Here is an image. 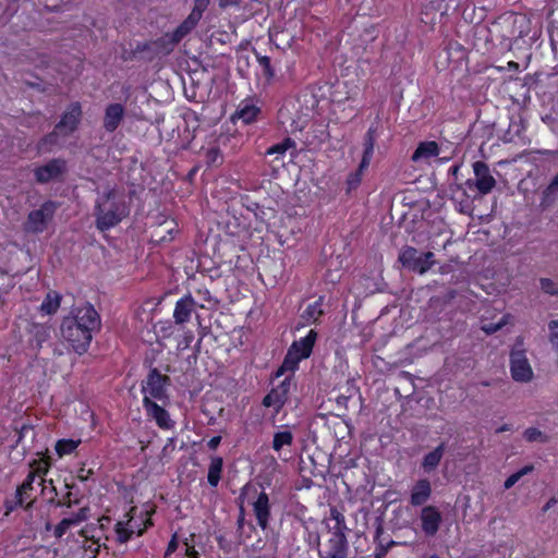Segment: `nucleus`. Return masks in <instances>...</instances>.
Here are the masks:
<instances>
[{
    "label": "nucleus",
    "mask_w": 558,
    "mask_h": 558,
    "mask_svg": "<svg viewBox=\"0 0 558 558\" xmlns=\"http://www.w3.org/2000/svg\"><path fill=\"white\" fill-rule=\"evenodd\" d=\"M378 37V29L375 24H369L364 27L361 38L364 43H373Z\"/></svg>",
    "instance_id": "42"
},
{
    "label": "nucleus",
    "mask_w": 558,
    "mask_h": 558,
    "mask_svg": "<svg viewBox=\"0 0 558 558\" xmlns=\"http://www.w3.org/2000/svg\"><path fill=\"white\" fill-rule=\"evenodd\" d=\"M372 159H373L372 157L362 155V158H361V161L359 163L356 171H359L360 173H362L364 175V172L368 169Z\"/></svg>",
    "instance_id": "51"
},
{
    "label": "nucleus",
    "mask_w": 558,
    "mask_h": 558,
    "mask_svg": "<svg viewBox=\"0 0 558 558\" xmlns=\"http://www.w3.org/2000/svg\"><path fill=\"white\" fill-rule=\"evenodd\" d=\"M460 169H461V165H458V163L452 165V166L449 168V173H450L451 175H453V177H454V179L457 180V179H458V173H459Z\"/></svg>",
    "instance_id": "57"
},
{
    "label": "nucleus",
    "mask_w": 558,
    "mask_h": 558,
    "mask_svg": "<svg viewBox=\"0 0 558 558\" xmlns=\"http://www.w3.org/2000/svg\"><path fill=\"white\" fill-rule=\"evenodd\" d=\"M66 170L68 166L64 159L52 158L45 165L36 167L33 172L37 183L46 184L50 181L60 180Z\"/></svg>",
    "instance_id": "10"
},
{
    "label": "nucleus",
    "mask_w": 558,
    "mask_h": 558,
    "mask_svg": "<svg viewBox=\"0 0 558 558\" xmlns=\"http://www.w3.org/2000/svg\"><path fill=\"white\" fill-rule=\"evenodd\" d=\"M143 405L147 415L155 420L156 424L162 429H169L173 426L169 413L149 397L143 398Z\"/></svg>",
    "instance_id": "16"
},
{
    "label": "nucleus",
    "mask_w": 558,
    "mask_h": 558,
    "mask_svg": "<svg viewBox=\"0 0 558 558\" xmlns=\"http://www.w3.org/2000/svg\"><path fill=\"white\" fill-rule=\"evenodd\" d=\"M402 266L418 274L426 272L434 264V253L415 246H408L399 255Z\"/></svg>",
    "instance_id": "7"
},
{
    "label": "nucleus",
    "mask_w": 558,
    "mask_h": 558,
    "mask_svg": "<svg viewBox=\"0 0 558 558\" xmlns=\"http://www.w3.org/2000/svg\"><path fill=\"white\" fill-rule=\"evenodd\" d=\"M82 116L83 110L81 102H71L61 114L59 122L54 125L56 131H58L63 136L73 134L80 125Z\"/></svg>",
    "instance_id": "11"
},
{
    "label": "nucleus",
    "mask_w": 558,
    "mask_h": 558,
    "mask_svg": "<svg viewBox=\"0 0 558 558\" xmlns=\"http://www.w3.org/2000/svg\"><path fill=\"white\" fill-rule=\"evenodd\" d=\"M328 534L345 536V532L349 531V527L345 524L344 515L337 509H330V517L328 519Z\"/></svg>",
    "instance_id": "26"
},
{
    "label": "nucleus",
    "mask_w": 558,
    "mask_h": 558,
    "mask_svg": "<svg viewBox=\"0 0 558 558\" xmlns=\"http://www.w3.org/2000/svg\"><path fill=\"white\" fill-rule=\"evenodd\" d=\"M347 536L328 534V538L319 543V558H347L348 557Z\"/></svg>",
    "instance_id": "13"
},
{
    "label": "nucleus",
    "mask_w": 558,
    "mask_h": 558,
    "mask_svg": "<svg viewBox=\"0 0 558 558\" xmlns=\"http://www.w3.org/2000/svg\"><path fill=\"white\" fill-rule=\"evenodd\" d=\"M71 496H72V493L71 492H68L64 496V499L62 501H58L57 502V506L58 507H61V506H65L66 508H71L73 507L74 505H77L78 504V499H75V500H72L71 499Z\"/></svg>",
    "instance_id": "50"
},
{
    "label": "nucleus",
    "mask_w": 558,
    "mask_h": 558,
    "mask_svg": "<svg viewBox=\"0 0 558 558\" xmlns=\"http://www.w3.org/2000/svg\"><path fill=\"white\" fill-rule=\"evenodd\" d=\"M252 505L258 525L265 530L268 526V521L270 518V504L268 495L265 492H260Z\"/></svg>",
    "instance_id": "19"
},
{
    "label": "nucleus",
    "mask_w": 558,
    "mask_h": 558,
    "mask_svg": "<svg viewBox=\"0 0 558 558\" xmlns=\"http://www.w3.org/2000/svg\"><path fill=\"white\" fill-rule=\"evenodd\" d=\"M530 32V21L525 14L506 12L499 15L489 28L492 36L501 41L525 37Z\"/></svg>",
    "instance_id": "3"
},
{
    "label": "nucleus",
    "mask_w": 558,
    "mask_h": 558,
    "mask_svg": "<svg viewBox=\"0 0 558 558\" xmlns=\"http://www.w3.org/2000/svg\"><path fill=\"white\" fill-rule=\"evenodd\" d=\"M210 0H194L193 9L189 16L181 23L190 33L196 27L201 21L203 13L207 10Z\"/></svg>",
    "instance_id": "24"
},
{
    "label": "nucleus",
    "mask_w": 558,
    "mask_h": 558,
    "mask_svg": "<svg viewBox=\"0 0 558 558\" xmlns=\"http://www.w3.org/2000/svg\"><path fill=\"white\" fill-rule=\"evenodd\" d=\"M260 112V108L256 106L252 99H244L239 104L232 119L236 118L244 124H251L257 120Z\"/></svg>",
    "instance_id": "18"
},
{
    "label": "nucleus",
    "mask_w": 558,
    "mask_h": 558,
    "mask_svg": "<svg viewBox=\"0 0 558 558\" xmlns=\"http://www.w3.org/2000/svg\"><path fill=\"white\" fill-rule=\"evenodd\" d=\"M131 534H129L128 532H119V541L122 542V543H125L129 541Z\"/></svg>",
    "instance_id": "62"
},
{
    "label": "nucleus",
    "mask_w": 558,
    "mask_h": 558,
    "mask_svg": "<svg viewBox=\"0 0 558 558\" xmlns=\"http://www.w3.org/2000/svg\"><path fill=\"white\" fill-rule=\"evenodd\" d=\"M432 495L430 482L426 478L418 480L411 490L410 502L414 507L424 505Z\"/></svg>",
    "instance_id": "22"
},
{
    "label": "nucleus",
    "mask_w": 558,
    "mask_h": 558,
    "mask_svg": "<svg viewBox=\"0 0 558 558\" xmlns=\"http://www.w3.org/2000/svg\"><path fill=\"white\" fill-rule=\"evenodd\" d=\"M80 444V440L61 439L56 444V451L60 457L73 452Z\"/></svg>",
    "instance_id": "38"
},
{
    "label": "nucleus",
    "mask_w": 558,
    "mask_h": 558,
    "mask_svg": "<svg viewBox=\"0 0 558 558\" xmlns=\"http://www.w3.org/2000/svg\"><path fill=\"white\" fill-rule=\"evenodd\" d=\"M186 555H187L190 558H197L198 553L195 550V548H194V547H187V548H186Z\"/></svg>",
    "instance_id": "60"
},
{
    "label": "nucleus",
    "mask_w": 558,
    "mask_h": 558,
    "mask_svg": "<svg viewBox=\"0 0 558 558\" xmlns=\"http://www.w3.org/2000/svg\"><path fill=\"white\" fill-rule=\"evenodd\" d=\"M29 342L40 349L51 337V327L45 324L29 323L27 326Z\"/></svg>",
    "instance_id": "21"
},
{
    "label": "nucleus",
    "mask_w": 558,
    "mask_h": 558,
    "mask_svg": "<svg viewBox=\"0 0 558 558\" xmlns=\"http://www.w3.org/2000/svg\"><path fill=\"white\" fill-rule=\"evenodd\" d=\"M59 203L54 201H46L38 209L32 210L26 219L25 229L33 233H41L47 229L48 223L52 220Z\"/></svg>",
    "instance_id": "8"
},
{
    "label": "nucleus",
    "mask_w": 558,
    "mask_h": 558,
    "mask_svg": "<svg viewBox=\"0 0 558 558\" xmlns=\"http://www.w3.org/2000/svg\"><path fill=\"white\" fill-rule=\"evenodd\" d=\"M444 451H445V444H440L433 451L427 453L423 459V463H422L423 469L425 471L435 470L442 458Z\"/></svg>",
    "instance_id": "30"
},
{
    "label": "nucleus",
    "mask_w": 558,
    "mask_h": 558,
    "mask_svg": "<svg viewBox=\"0 0 558 558\" xmlns=\"http://www.w3.org/2000/svg\"><path fill=\"white\" fill-rule=\"evenodd\" d=\"M187 34H190V32L186 31L184 26L180 24L171 33H166L162 36L156 38L155 40L137 45L136 51H148L151 52L154 56L168 54L174 49L175 45H178Z\"/></svg>",
    "instance_id": "6"
},
{
    "label": "nucleus",
    "mask_w": 558,
    "mask_h": 558,
    "mask_svg": "<svg viewBox=\"0 0 558 558\" xmlns=\"http://www.w3.org/2000/svg\"><path fill=\"white\" fill-rule=\"evenodd\" d=\"M520 480V474L517 472L511 474L504 483L505 489L511 488Z\"/></svg>",
    "instance_id": "52"
},
{
    "label": "nucleus",
    "mask_w": 558,
    "mask_h": 558,
    "mask_svg": "<svg viewBox=\"0 0 558 558\" xmlns=\"http://www.w3.org/2000/svg\"><path fill=\"white\" fill-rule=\"evenodd\" d=\"M129 214L130 208L124 197L111 190L96 204V226L100 231H107L119 225Z\"/></svg>",
    "instance_id": "2"
},
{
    "label": "nucleus",
    "mask_w": 558,
    "mask_h": 558,
    "mask_svg": "<svg viewBox=\"0 0 558 558\" xmlns=\"http://www.w3.org/2000/svg\"><path fill=\"white\" fill-rule=\"evenodd\" d=\"M507 324L506 316H504L498 323L485 324L482 329L487 333L492 335L501 329Z\"/></svg>",
    "instance_id": "48"
},
{
    "label": "nucleus",
    "mask_w": 558,
    "mask_h": 558,
    "mask_svg": "<svg viewBox=\"0 0 558 558\" xmlns=\"http://www.w3.org/2000/svg\"><path fill=\"white\" fill-rule=\"evenodd\" d=\"M548 328H549V331H550V333H549V341L553 344H558V320L549 322Z\"/></svg>",
    "instance_id": "49"
},
{
    "label": "nucleus",
    "mask_w": 558,
    "mask_h": 558,
    "mask_svg": "<svg viewBox=\"0 0 558 558\" xmlns=\"http://www.w3.org/2000/svg\"><path fill=\"white\" fill-rule=\"evenodd\" d=\"M558 199V173L551 179L549 184L543 190L539 207L542 210H546L554 206Z\"/></svg>",
    "instance_id": "27"
},
{
    "label": "nucleus",
    "mask_w": 558,
    "mask_h": 558,
    "mask_svg": "<svg viewBox=\"0 0 558 558\" xmlns=\"http://www.w3.org/2000/svg\"><path fill=\"white\" fill-rule=\"evenodd\" d=\"M100 327V315L93 305L87 303L73 308L71 314L62 319L60 331L62 338L76 353L84 354L89 348L94 333L99 331Z\"/></svg>",
    "instance_id": "1"
},
{
    "label": "nucleus",
    "mask_w": 558,
    "mask_h": 558,
    "mask_svg": "<svg viewBox=\"0 0 558 558\" xmlns=\"http://www.w3.org/2000/svg\"><path fill=\"white\" fill-rule=\"evenodd\" d=\"M541 289L549 295H558V281L555 282L548 278H542Z\"/></svg>",
    "instance_id": "44"
},
{
    "label": "nucleus",
    "mask_w": 558,
    "mask_h": 558,
    "mask_svg": "<svg viewBox=\"0 0 558 558\" xmlns=\"http://www.w3.org/2000/svg\"><path fill=\"white\" fill-rule=\"evenodd\" d=\"M558 502V500L555 498V497H551L546 504L545 506L543 507V511H548L550 508H553L556 504Z\"/></svg>",
    "instance_id": "58"
},
{
    "label": "nucleus",
    "mask_w": 558,
    "mask_h": 558,
    "mask_svg": "<svg viewBox=\"0 0 558 558\" xmlns=\"http://www.w3.org/2000/svg\"><path fill=\"white\" fill-rule=\"evenodd\" d=\"M422 531L427 536H435L440 527L442 517L439 510L434 506H426L421 511Z\"/></svg>",
    "instance_id": "15"
},
{
    "label": "nucleus",
    "mask_w": 558,
    "mask_h": 558,
    "mask_svg": "<svg viewBox=\"0 0 558 558\" xmlns=\"http://www.w3.org/2000/svg\"><path fill=\"white\" fill-rule=\"evenodd\" d=\"M206 161L209 166L221 163L222 156L218 147H211L206 151Z\"/></svg>",
    "instance_id": "43"
},
{
    "label": "nucleus",
    "mask_w": 558,
    "mask_h": 558,
    "mask_svg": "<svg viewBox=\"0 0 558 558\" xmlns=\"http://www.w3.org/2000/svg\"><path fill=\"white\" fill-rule=\"evenodd\" d=\"M532 470H533L532 465H526V466L522 468L520 471H518L517 473L520 474V478H521L523 475L532 472Z\"/></svg>",
    "instance_id": "59"
},
{
    "label": "nucleus",
    "mask_w": 558,
    "mask_h": 558,
    "mask_svg": "<svg viewBox=\"0 0 558 558\" xmlns=\"http://www.w3.org/2000/svg\"><path fill=\"white\" fill-rule=\"evenodd\" d=\"M452 199L460 204L461 211L471 208L472 197L468 195L465 189L461 184H457V189L452 190Z\"/></svg>",
    "instance_id": "35"
},
{
    "label": "nucleus",
    "mask_w": 558,
    "mask_h": 558,
    "mask_svg": "<svg viewBox=\"0 0 558 558\" xmlns=\"http://www.w3.org/2000/svg\"><path fill=\"white\" fill-rule=\"evenodd\" d=\"M290 383L284 380L276 390H279L280 396H283V398H287V392L289 390Z\"/></svg>",
    "instance_id": "54"
},
{
    "label": "nucleus",
    "mask_w": 558,
    "mask_h": 558,
    "mask_svg": "<svg viewBox=\"0 0 558 558\" xmlns=\"http://www.w3.org/2000/svg\"><path fill=\"white\" fill-rule=\"evenodd\" d=\"M90 509L89 507L81 508L72 517L68 518L72 525L80 524L83 521H86L89 518Z\"/></svg>",
    "instance_id": "45"
},
{
    "label": "nucleus",
    "mask_w": 558,
    "mask_h": 558,
    "mask_svg": "<svg viewBox=\"0 0 558 558\" xmlns=\"http://www.w3.org/2000/svg\"><path fill=\"white\" fill-rule=\"evenodd\" d=\"M510 425L509 424H504L501 425L497 430L496 433L499 434V433H504V432H507V430H510Z\"/></svg>",
    "instance_id": "63"
},
{
    "label": "nucleus",
    "mask_w": 558,
    "mask_h": 558,
    "mask_svg": "<svg viewBox=\"0 0 558 558\" xmlns=\"http://www.w3.org/2000/svg\"><path fill=\"white\" fill-rule=\"evenodd\" d=\"M222 464V459L219 457L213 458L210 461L207 480L209 485L213 487H216L220 481Z\"/></svg>",
    "instance_id": "33"
},
{
    "label": "nucleus",
    "mask_w": 558,
    "mask_h": 558,
    "mask_svg": "<svg viewBox=\"0 0 558 558\" xmlns=\"http://www.w3.org/2000/svg\"><path fill=\"white\" fill-rule=\"evenodd\" d=\"M244 525V511L241 509L240 517L238 519V530H242Z\"/></svg>",
    "instance_id": "61"
},
{
    "label": "nucleus",
    "mask_w": 558,
    "mask_h": 558,
    "mask_svg": "<svg viewBox=\"0 0 558 558\" xmlns=\"http://www.w3.org/2000/svg\"><path fill=\"white\" fill-rule=\"evenodd\" d=\"M177 546H178V544H177L175 538H172L170 541V543L168 544V547H167V550H166V557L169 556L170 554H172L173 551H175Z\"/></svg>",
    "instance_id": "55"
},
{
    "label": "nucleus",
    "mask_w": 558,
    "mask_h": 558,
    "mask_svg": "<svg viewBox=\"0 0 558 558\" xmlns=\"http://www.w3.org/2000/svg\"><path fill=\"white\" fill-rule=\"evenodd\" d=\"M180 232L178 223L174 220H165L157 226L153 233L150 244H167L175 240V235Z\"/></svg>",
    "instance_id": "17"
},
{
    "label": "nucleus",
    "mask_w": 558,
    "mask_h": 558,
    "mask_svg": "<svg viewBox=\"0 0 558 558\" xmlns=\"http://www.w3.org/2000/svg\"><path fill=\"white\" fill-rule=\"evenodd\" d=\"M36 477V472H31L26 480L21 486L16 488L14 499L5 502L8 511H12L17 507L23 506L25 498L28 497V493L33 490V484Z\"/></svg>",
    "instance_id": "20"
},
{
    "label": "nucleus",
    "mask_w": 558,
    "mask_h": 558,
    "mask_svg": "<svg viewBox=\"0 0 558 558\" xmlns=\"http://www.w3.org/2000/svg\"><path fill=\"white\" fill-rule=\"evenodd\" d=\"M293 440V435L290 430L278 432L274 436L272 449L280 451L283 446H290Z\"/></svg>",
    "instance_id": "36"
},
{
    "label": "nucleus",
    "mask_w": 558,
    "mask_h": 558,
    "mask_svg": "<svg viewBox=\"0 0 558 558\" xmlns=\"http://www.w3.org/2000/svg\"><path fill=\"white\" fill-rule=\"evenodd\" d=\"M61 295L56 291L47 293L45 300L40 305V311L47 315L54 314L60 307Z\"/></svg>",
    "instance_id": "31"
},
{
    "label": "nucleus",
    "mask_w": 558,
    "mask_h": 558,
    "mask_svg": "<svg viewBox=\"0 0 558 558\" xmlns=\"http://www.w3.org/2000/svg\"><path fill=\"white\" fill-rule=\"evenodd\" d=\"M195 308V302L191 296L180 299L175 303L173 318L175 324L182 325L186 323Z\"/></svg>",
    "instance_id": "23"
},
{
    "label": "nucleus",
    "mask_w": 558,
    "mask_h": 558,
    "mask_svg": "<svg viewBox=\"0 0 558 558\" xmlns=\"http://www.w3.org/2000/svg\"><path fill=\"white\" fill-rule=\"evenodd\" d=\"M125 116V108L122 104L112 102L106 106L104 118H102V128L107 133H113L122 123Z\"/></svg>",
    "instance_id": "14"
},
{
    "label": "nucleus",
    "mask_w": 558,
    "mask_h": 558,
    "mask_svg": "<svg viewBox=\"0 0 558 558\" xmlns=\"http://www.w3.org/2000/svg\"><path fill=\"white\" fill-rule=\"evenodd\" d=\"M221 441V437L220 436H216V437H213L209 441H208V447L210 449H216L218 447V445L220 444Z\"/></svg>",
    "instance_id": "56"
},
{
    "label": "nucleus",
    "mask_w": 558,
    "mask_h": 558,
    "mask_svg": "<svg viewBox=\"0 0 558 558\" xmlns=\"http://www.w3.org/2000/svg\"><path fill=\"white\" fill-rule=\"evenodd\" d=\"M170 381V378L166 375H161L156 368H153L145 381L142 384V392L144 397L149 399L163 400L167 399L166 385Z\"/></svg>",
    "instance_id": "12"
},
{
    "label": "nucleus",
    "mask_w": 558,
    "mask_h": 558,
    "mask_svg": "<svg viewBox=\"0 0 558 558\" xmlns=\"http://www.w3.org/2000/svg\"><path fill=\"white\" fill-rule=\"evenodd\" d=\"M510 373L513 380L518 383H529L533 378V369L526 357L524 340L517 337L510 352Z\"/></svg>",
    "instance_id": "5"
},
{
    "label": "nucleus",
    "mask_w": 558,
    "mask_h": 558,
    "mask_svg": "<svg viewBox=\"0 0 558 558\" xmlns=\"http://www.w3.org/2000/svg\"><path fill=\"white\" fill-rule=\"evenodd\" d=\"M58 135H61L56 128L52 132L46 134L38 143V148L44 149L48 145H54L57 143Z\"/></svg>",
    "instance_id": "46"
},
{
    "label": "nucleus",
    "mask_w": 558,
    "mask_h": 558,
    "mask_svg": "<svg viewBox=\"0 0 558 558\" xmlns=\"http://www.w3.org/2000/svg\"><path fill=\"white\" fill-rule=\"evenodd\" d=\"M375 142H376L375 130L373 128H369L364 136L363 154L362 155L373 158Z\"/></svg>",
    "instance_id": "39"
},
{
    "label": "nucleus",
    "mask_w": 558,
    "mask_h": 558,
    "mask_svg": "<svg viewBox=\"0 0 558 558\" xmlns=\"http://www.w3.org/2000/svg\"><path fill=\"white\" fill-rule=\"evenodd\" d=\"M454 296H456V291H450V292H449V298H450V299H453Z\"/></svg>",
    "instance_id": "64"
},
{
    "label": "nucleus",
    "mask_w": 558,
    "mask_h": 558,
    "mask_svg": "<svg viewBox=\"0 0 558 558\" xmlns=\"http://www.w3.org/2000/svg\"><path fill=\"white\" fill-rule=\"evenodd\" d=\"M287 401V398H283V396H280L279 390H271L265 398H264V405L270 407V405H282Z\"/></svg>",
    "instance_id": "41"
},
{
    "label": "nucleus",
    "mask_w": 558,
    "mask_h": 558,
    "mask_svg": "<svg viewBox=\"0 0 558 558\" xmlns=\"http://www.w3.org/2000/svg\"><path fill=\"white\" fill-rule=\"evenodd\" d=\"M323 298H319L313 304H310L301 315L305 324L315 323L323 314L322 310Z\"/></svg>",
    "instance_id": "32"
},
{
    "label": "nucleus",
    "mask_w": 558,
    "mask_h": 558,
    "mask_svg": "<svg viewBox=\"0 0 558 558\" xmlns=\"http://www.w3.org/2000/svg\"><path fill=\"white\" fill-rule=\"evenodd\" d=\"M71 526L73 525L68 518L62 519L54 527V536L61 538Z\"/></svg>",
    "instance_id": "47"
},
{
    "label": "nucleus",
    "mask_w": 558,
    "mask_h": 558,
    "mask_svg": "<svg viewBox=\"0 0 558 558\" xmlns=\"http://www.w3.org/2000/svg\"><path fill=\"white\" fill-rule=\"evenodd\" d=\"M92 474L93 470H85L84 468H82L77 473V478L82 482H85L90 477Z\"/></svg>",
    "instance_id": "53"
},
{
    "label": "nucleus",
    "mask_w": 558,
    "mask_h": 558,
    "mask_svg": "<svg viewBox=\"0 0 558 558\" xmlns=\"http://www.w3.org/2000/svg\"><path fill=\"white\" fill-rule=\"evenodd\" d=\"M440 148L437 142L435 141H426L421 142L416 149L412 155L413 161H418L421 159H429L432 157H436L439 155Z\"/></svg>",
    "instance_id": "28"
},
{
    "label": "nucleus",
    "mask_w": 558,
    "mask_h": 558,
    "mask_svg": "<svg viewBox=\"0 0 558 558\" xmlns=\"http://www.w3.org/2000/svg\"><path fill=\"white\" fill-rule=\"evenodd\" d=\"M316 338L317 333L312 329L304 338L294 341L289 348L277 375L280 376L286 371H294L302 360L307 359L312 353Z\"/></svg>",
    "instance_id": "4"
},
{
    "label": "nucleus",
    "mask_w": 558,
    "mask_h": 558,
    "mask_svg": "<svg viewBox=\"0 0 558 558\" xmlns=\"http://www.w3.org/2000/svg\"><path fill=\"white\" fill-rule=\"evenodd\" d=\"M473 171L476 179H468L465 181V185L470 190H473L475 187L482 195L490 193L496 185V180L490 174L488 165L484 161H475L473 163Z\"/></svg>",
    "instance_id": "9"
},
{
    "label": "nucleus",
    "mask_w": 558,
    "mask_h": 558,
    "mask_svg": "<svg viewBox=\"0 0 558 558\" xmlns=\"http://www.w3.org/2000/svg\"><path fill=\"white\" fill-rule=\"evenodd\" d=\"M363 174L354 170L350 172L345 180L347 192L350 193L355 191L362 183Z\"/></svg>",
    "instance_id": "40"
},
{
    "label": "nucleus",
    "mask_w": 558,
    "mask_h": 558,
    "mask_svg": "<svg viewBox=\"0 0 558 558\" xmlns=\"http://www.w3.org/2000/svg\"><path fill=\"white\" fill-rule=\"evenodd\" d=\"M296 143L293 138L287 136L280 143L274 144L266 149V155H280L284 156L286 151L290 148H295Z\"/></svg>",
    "instance_id": "34"
},
{
    "label": "nucleus",
    "mask_w": 558,
    "mask_h": 558,
    "mask_svg": "<svg viewBox=\"0 0 558 558\" xmlns=\"http://www.w3.org/2000/svg\"><path fill=\"white\" fill-rule=\"evenodd\" d=\"M448 5L446 0H430L422 9V21L424 23L434 24L436 22V14L440 13V16L446 14Z\"/></svg>",
    "instance_id": "25"
},
{
    "label": "nucleus",
    "mask_w": 558,
    "mask_h": 558,
    "mask_svg": "<svg viewBox=\"0 0 558 558\" xmlns=\"http://www.w3.org/2000/svg\"><path fill=\"white\" fill-rule=\"evenodd\" d=\"M253 51L257 59L258 65L262 69V75L266 84H270L276 75L270 58L267 56H262L256 49H253Z\"/></svg>",
    "instance_id": "29"
},
{
    "label": "nucleus",
    "mask_w": 558,
    "mask_h": 558,
    "mask_svg": "<svg viewBox=\"0 0 558 558\" xmlns=\"http://www.w3.org/2000/svg\"><path fill=\"white\" fill-rule=\"evenodd\" d=\"M523 437L529 442H548L549 437L536 427H529L524 430Z\"/></svg>",
    "instance_id": "37"
}]
</instances>
